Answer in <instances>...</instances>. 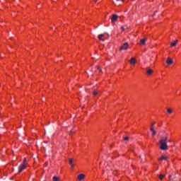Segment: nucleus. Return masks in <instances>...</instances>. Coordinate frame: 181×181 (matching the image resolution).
I'll return each mask as SVG.
<instances>
[{
  "label": "nucleus",
  "instance_id": "obj_1",
  "mask_svg": "<svg viewBox=\"0 0 181 181\" xmlns=\"http://www.w3.org/2000/svg\"><path fill=\"white\" fill-rule=\"evenodd\" d=\"M168 142V138L167 136H162L160 140L159 141V143L160 144V150L162 151H166L168 149V146L167 145V143Z\"/></svg>",
  "mask_w": 181,
  "mask_h": 181
},
{
  "label": "nucleus",
  "instance_id": "obj_2",
  "mask_svg": "<svg viewBox=\"0 0 181 181\" xmlns=\"http://www.w3.org/2000/svg\"><path fill=\"white\" fill-rule=\"evenodd\" d=\"M128 48H129V43L125 42V43H124L123 45H122V46L120 47L119 50H120V51H122V50H127Z\"/></svg>",
  "mask_w": 181,
  "mask_h": 181
},
{
  "label": "nucleus",
  "instance_id": "obj_3",
  "mask_svg": "<svg viewBox=\"0 0 181 181\" xmlns=\"http://www.w3.org/2000/svg\"><path fill=\"white\" fill-rule=\"evenodd\" d=\"M147 37H144V39L140 40V45L144 46L146 45V42L147 41Z\"/></svg>",
  "mask_w": 181,
  "mask_h": 181
},
{
  "label": "nucleus",
  "instance_id": "obj_4",
  "mask_svg": "<svg viewBox=\"0 0 181 181\" xmlns=\"http://www.w3.org/2000/svg\"><path fill=\"white\" fill-rule=\"evenodd\" d=\"M25 169V165L21 164L20 166H18V173L23 172V170Z\"/></svg>",
  "mask_w": 181,
  "mask_h": 181
},
{
  "label": "nucleus",
  "instance_id": "obj_5",
  "mask_svg": "<svg viewBox=\"0 0 181 181\" xmlns=\"http://www.w3.org/2000/svg\"><path fill=\"white\" fill-rule=\"evenodd\" d=\"M117 18H118V16L115 14H113L112 16V23H114L115 22H117Z\"/></svg>",
  "mask_w": 181,
  "mask_h": 181
},
{
  "label": "nucleus",
  "instance_id": "obj_6",
  "mask_svg": "<svg viewBox=\"0 0 181 181\" xmlns=\"http://www.w3.org/2000/svg\"><path fill=\"white\" fill-rule=\"evenodd\" d=\"M158 160L162 161V160H167L168 161V157L165 156H162L160 158H158Z\"/></svg>",
  "mask_w": 181,
  "mask_h": 181
},
{
  "label": "nucleus",
  "instance_id": "obj_7",
  "mask_svg": "<svg viewBox=\"0 0 181 181\" xmlns=\"http://www.w3.org/2000/svg\"><path fill=\"white\" fill-rule=\"evenodd\" d=\"M166 63H167L168 65L173 64V60L171 58L168 57V59L166 60Z\"/></svg>",
  "mask_w": 181,
  "mask_h": 181
},
{
  "label": "nucleus",
  "instance_id": "obj_8",
  "mask_svg": "<svg viewBox=\"0 0 181 181\" xmlns=\"http://www.w3.org/2000/svg\"><path fill=\"white\" fill-rule=\"evenodd\" d=\"M93 95L94 96H96L97 95H100L101 94H100V93L99 90H96V89H93Z\"/></svg>",
  "mask_w": 181,
  "mask_h": 181
},
{
  "label": "nucleus",
  "instance_id": "obj_9",
  "mask_svg": "<svg viewBox=\"0 0 181 181\" xmlns=\"http://www.w3.org/2000/svg\"><path fill=\"white\" fill-rule=\"evenodd\" d=\"M78 180H83L84 179H86V175H84L83 174H81L78 176Z\"/></svg>",
  "mask_w": 181,
  "mask_h": 181
},
{
  "label": "nucleus",
  "instance_id": "obj_10",
  "mask_svg": "<svg viewBox=\"0 0 181 181\" xmlns=\"http://www.w3.org/2000/svg\"><path fill=\"white\" fill-rule=\"evenodd\" d=\"M98 38H99L100 40L105 41V38H104V34H100L98 36Z\"/></svg>",
  "mask_w": 181,
  "mask_h": 181
},
{
  "label": "nucleus",
  "instance_id": "obj_11",
  "mask_svg": "<svg viewBox=\"0 0 181 181\" xmlns=\"http://www.w3.org/2000/svg\"><path fill=\"white\" fill-rule=\"evenodd\" d=\"M153 73V71L152 69L148 68V69L146 71V75L151 76Z\"/></svg>",
  "mask_w": 181,
  "mask_h": 181
},
{
  "label": "nucleus",
  "instance_id": "obj_12",
  "mask_svg": "<svg viewBox=\"0 0 181 181\" xmlns=\"http://www.w3.org/2000/svg\"><path fill=\"white\" fill-rule=\"evenodd\" d=\"M177 43H178V40L173 41V42L170 43V47H174L177 45Z\"/></svg>",
  "mask_w": 181,
  "mask_h": 181
},
{
  "label": "nucleus",
  "instance_id": "obj_13",
  "mask_svg": "<svg viewBox=\"0 0 181 181\" xmlns=\"http://www.w3.org/2000/svg\"><path fill=\"white\" fill-rule=\"evenodd\" d=\"M150 131L152 132L153 136L156 135V131H155L154 129L152 127H150Z\"/></svg>",
  "mask_w": 181,
  "mask_h": 181
},
{
  "label": "nucleus",
  "instance_id": "obj_14",
  "mask_svg": "<svg viewBox=\"0 0 181 181\" xmlns=\"http://www.w3.org/2000/svg\"><path fill=\"white\" fill-rule=\"evenodd\" d=\"M136 64V59L134 58H132L130 59V64Z\"/></svg>",
  "mask_w": 181,
  "mask_h": 181
},
{
  "label": "nucleus",
  "instance_id": "obj_15",
  "mask_svg": "<svg viewBox=\"0 0 181 181\" xmlns=\"http://www.w3.org/2000/svg\"><path fill=\"white\" fill-rule=\"evenodd\" d=\"M167 112H168V114L171 115V114H172V112H173V110H172V109H170V108H168V110H167Z\"/></svg>",
  "mask_w": 181,
  "mask_h": 181
},
{
  "label": "nucleus",
  "instance_id": "obj_16",
  "mask_svg": "<svg viewBox=\"0 0 181 181\" xmlns=\"http://www.w3.org/2000/svg\"><path fill=\"white\" fill-rule=\"evenodd\" d=\"M53 181H59V177L57 176L53 177Z\"/></svg>",
  "mask_w": 181,
  "mask_h": 181
},
{
  "label": "nucleus",
  "instance_id": "obj_17",
  "mask_svg": "<svg viewBox=\"0 0 181 181\" xmlns=\"http://www.w3.org/2000/svg\"><path fill=\"white\" fill-rule=\"evenodd\" d=\"M69 165H74V158H69Z\"/></svg>",
  "mask_w": 181,
  "mask_h": 181
},
{
  "label": "nucleus",
  "instance_id": "obj_18",
  "mask_svg": "<svg viewBox=\"0 0 181 181\" xmlns=\"http://www.w3.org/2000/svg\"><path fill=\"white\" fill-rule=\"evenodd\" d=\"M27 162H28V160H26V158H24L23 163H21V165H25Z\"/></svg>",
  "mask_w": 181,
  "mask_h": 181
},
{
  "label": "nucleus",
  "instance_id": "obj_19",
  "mask_svg": "<svg viewBox=\"0 0 181 181\" xmlns=\"http://www.w3.org/2000/svg\"><path fill=\"white\" fill-rule=\"evenodd\" d=\"M123 139H124V140L125 141H129V136H124Z\"/></svg>",
  "mask_w": 181,
  "mask_h": 181
},
{
  "label": "nucleus",
  "instance_id": "obj_20",
  "mask_svg": "<svg viewBox=\"0 0 181 181\" xmlns=\"http://www.w3.org/2000/svg\"><path fill=\"white\" fill-rule=\"evenodd\" d=\"M164 177H165V175H160V177H158V178H159L160 180H162Z\"/></svg>",
  "mask_w": 181,
  "mask_h": 181
},
{
  "label": "nucleus",
  "instance_id": "obj_21",
  "mask_svg": "<svg viewBox=\"0 0 181 181\" xmlns=\"http://www.w3.org/2000/svg\"><path fill=\"white\" fill-rule=\"evenodd\" d=\"M154 124L155 122L151 123V125L150 126V127H153V129H154Z\"/></svg>",
  "mask_w": 181,
  "mask_h": 181
},
{
  "label": "nucleus",
  "instance_id": "obj_22",
  "mask_svg": "<svg viewBox=\"0 0 181 181\" xmlns=\"http://www.w3.org/2000/svg\"><path fill=\"white\" fill-rule=\"evenodd\" d=\"M157 12H158L157 11H155L154 14H153V15L151 16V17H154Z\"/></svg>",
  "mask_w": 181,
  "mask_h": 181
},
{
  "label": "nucleus",
  "instance_id": "obj_23",
  "mask_svg": "<svg viewBox=\"0 0 181 181\" xmlns=\"http://www.w3.org/2000/svg\"><path fill=\"white\" fill-rule=\"evenodd\" d=\"M98 70H99L100 72H102V69L100 66H98Z\"/></svg>",
  "mask_w": 181,
  "mask_h": 181
},
{
  "label": "nucleus",
  "instance_id": "obj_24",
  "mask_svg": "<svg viewBox=\"0 0 181 181\" xmlns=\"http://www.w3.org/2000/svg\"><path fill=\"white\" fill-rule=\"evenodd\" d=\"M121 30H122V31H124L125 30L124 26H122Z\"/></svg>",
  "mask_w": 181,
  "mask_h": 181
},
{
  "label": "nucleus",
  "instance_id": "obj_25",
  "mask_svg": "<svg viewBox=\"0 0 181 181\" xmlns=\"http://www.w3.org/2000/svg\"><path fill=\"white\" fill-rule=\"evenodd\" d=\"M70 166H71L72 168H74V164L70 165Z\"/></svg>",
  "mask_w": 181,
  "mask_h": 181
},
{
  "label": "nucleus",
  "instance_id": "obj_26",
  "mask_svg": "<svg viewBox=\"0 0 181 181\" xmlns=\"http://www.w3.org/2000/svg\"><path fill=\"white\" fill-rule=\"evenodd\" d=\"M121 1L122 2H124V0H116V1Z\"/></svg>",
  "mask_w": 181,
  "mask_h": 181
},
{
  "label": "nucleus",
  "instance_id": "obj_27",
  "mask_svg": "<svg viewBox=\"0 0 181 181\" xmlns=\"http://www.w3.org/2000/svg\"><path fill=\"white\" fill-rule=\"evenodd\" d=\"M160 133L165 134V131H162V132H160Z\"/></svg>",
  "mask_w": 181,
  "mask_h": 181
},
{
  "label": "nucleus",
  "instance_id": "obj_28",
  "mask_svg": "<svg viewBox=\"0 0 181 181\" xmlns=\"http://www.w3.org/2000/svg\"><path fill=\"white\" fill-rule=\"evenodd\" d=\"M93 1H94V2H95V3H96V2H97V0H93Z\"/></svg>",
  "mask_w": 181,
  "mask_h": 181
},
{
  "label": "nucleus",
  "instance_id": "obj_29",
  "mask_svg": "<svg viewBox=\"0 0 181 181\" xmlns=\"http://www.w3.org/2000/svg\"><path fill=\"white\" fill-rule=\"evenodd\" d=\"M112 4H115V1H112Z\"/></svg>",
  "mask_w": 181,
  "mask_h": 181
},
{
  "label": "nucleus",
  "instance_id": "obj_30",
  "mask_svg": "<svg viewBox=\"0 0 181 181\" xmlns=\"http://www.w3.org/2000/svg\"><path fill=\"white\" fill-rule=\"evenodd\" d=\"M172 176L171 175H170V177H171Z\"/></svg>",
  "mask_w": 181,
  "mask_h": 181
}]
</instances>
